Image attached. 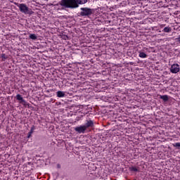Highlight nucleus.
I'll list each match as a JSON object with an SVG mask.
<instances>
[{
	"label": "nucleus",
	"instance_id": "18",
	"mask_svg": "<svg viewBox=\"0 0 180 180\" xmlns=\"http://www.w3.org/2000/svg\"><path fill=\"white\" fill-rule=\"evenodd\" d=\"M176 40H177V41H179V43H180V37L176 38Z\"/></svg>",
	"mask_w": 180,
	"mask_h": 180
},
{
	"label": "nucleus",
	"instance_id": "7",
	"mask_svg": "<svg viewBox=\"0 0 180 180\" xmlns=\"http://www.w3.org/2000/svg\"><path fill=\"white\" fill-rule=\"evenodd\" d=\"M84 126L86 127V130L89 127H94V121L90 120Z\"/></svg>",
	"mask_w": 180,
	"mask_h": 180
},
{
	"label": "nucleus",
	"instance_id": "17",
	"mask_svg": "<svg viewBox=\"0 0 180 180\" xmlns=\"http://www.w3.org/2000/svg\"><path fill=\"white\" fill-rule=\"evenodd\" d=\"M32 134H33V133L30 132H30L28 133V135H27V139H30V137H32Z\"/></svg>",
	"mask_w": 180,
	"mask_h": 180
},
{
	"label": "nucleus",
	"instance_id": "14",
	"mask_svg": "<svg viewBox=\"0 0 180 180\" xmlns=\"http://www.w3.org/2000/svg\"><path fill=\"white\" fill-rule=\"evenodd\" d=\"M130 171H134V172H139V169L136 167H130Z\"/></svg>",
	"mask_w": 180,
	"mask_h": 180
},
{
	"label": "nucleus",
	"instance_id": "9",
	"mask_svg": "<svg viewBox=\"0 0 180 180\" xmlns=\"http://www.w3.org/2000/svg\"><path fill=\"white\" fill-rule=\"evenodd\" d=\"M160 99H162V101H164V102H168V100L169 99V98L167 95H164V96L160 95Z\"/></svg>",
	"mask_w": 180,
	"mask_h": 180
},
{
	"label": "nucleus",
	"instance_id": "12",
	"mask_svg": "<svg viewBox=\"0 0 180 180\" xmlns=\"http://www.w3.org/2000/svg\"><path fill=\"white\" fill-rule=\"evenodd\" d=\"M139 57H141V58H147V54L144 52H139Z\"/></svg>",
	"mask_w": 180,
	"mask_h": 180
},
{
	"label": "nucleus",
	"instance_id": "11",
	"mask_svg": "<svg viewBox=\"0 0 180 180\" xmlns=\"http://www.w3.org/2000/svg\"><path fill=\"white\" fill-rule=\"evenodd\" d=\"M30 39H31L32 40H37V36L36 35V34H30Z\"/></svg>",
	"mask_w": 180,
	"mask_h": 180
},
{
	"label": "nucleus",
	"instance_id": "13",
	"mask_svg": "<svg viewBox=\"0 0 180 180\" xmlns=\"http://www.w3.org/2000/svg\"><path fill=\"white\" fill-rule=\"evenodd\" d=\"M1 56L2 58V61H5V60H8V56H6L5 53H2Z\"/></svg>",
	"mask_w": 180,
	"mask_h": 180
},
{
	"label": "nucleus",
	"instance_id": "3",
	"mask_svg": "<svg viewBox=\"0 0 180 180\" xmlns=\"http://www.w3.org/2000/svg\"><path fill=\"white\" fill-rule=\"evenodd\" d=\"M81 12H80V15L81 16H87L89 18L91 15H93L94 13V9L89 8H81Z\"/></svg>",
	"mask_w": 180,
	"mask_h": 180
},
{
	"label": "nucleus",
	"instance_id": "4",
	"mask_svg": "<svg viewBox=\"0 0 180 180\" xmlns=\"http://www.w3.org/2000/svg\"><path fill=\"white\" fill-rule=\"evenodd\" d=\"M179 65L178 64H173L170 68V72L172 74H177V72H179Z\"/></svg>",
	"mask_w": 180,
	"mask_h": 180
},
{
	"label": "nucleus",
	"instance_id": "19",
	"mask_svg": "<svg viewBox=\"0 0 180 180\" xmlns=\"http://www.w3.org/2000/svg\"><path fill=\"white\" fill-rule=\"evenodd\" d=\"M64 39H68V36L65 35V38H64Z\"/></svg>",
	"mask_w": 180,
	"mask_h": 180
},
{
	"label": "nucleus",
	"instance_id": "6",
	"mask_svg": "<svg viewBox=\"0 0 180 180\" xmlns=\"http://www.w3.org/2000/svg\"><path fill=\"white\" fill-rule=\"evenodd\" d=\"M17 101H20V103H22V105H26V101L23 99V97H22V95L20 94H17L15 96Z\"/></svg>",
	"mask_w": 180,
	"mask_h": 180
},
{
	"label": "nucleus",
	"instance_id": "2",
	"mask_svg": "<svg viewBox=\"0 0 180 180\" xmlns=\"http://www.w3.org/2000/svg\"><path fill=\"white\" fill-rule=\"evenodd\" d=\"M15 5L18 6L20 11L25 15H33V13H34V12L32 11V8L27 7V6L25 4H15Z\"/></svg>",
	"mask_w": 180,
	"mask_h": 180
},
{
	"label": "nucleus",
	"instance_id": "10",
	"mask_svg": "<svg viewBox=\"0 0 180 180\" xmlns=\"http://www.w3.org/2000/svg\"><path fill=\"white\" fill-rule=\"evenodd\" d=\"M172 30V29H171V27H165L163 30V32H165V33H169L171 32Z\"/></svg>",
	"mask_w": 180,
	"mask_h": 180
},
{
	"label": "nucleus",
	"instance_id": "16",
	"mask_svg": "<svg viewBox=\"0 0 180 180\" xmlns=\"http://www.w3.org/2000/svg\"><path fill=\"white\" fill-rule=\"evenodd\" d=\"M31 133H33V131H34V125H32L31 127V129L30 131Z\"/></svg>",
	"mask_w": 180,
	"mask_h": 180
},
{
	"label": "nucleus",
	"instance_id": "20",
	"mask_svg": "<svg viewBox=\"0 0 180 180\" xmlns=\"http://www.w3.org/2000/svg\"><path fill=\"white\" fill-rule=\"evenodd\" d=\"M58 168H61V166L60 165H57Z\"/></svg>",
	"mask_w": 180,
	"mask_h": 180
},
{
	"label": "nucleus",
	"instance_id": "5",
	"mask_svg": "<svg viewBox=\"0 0 180 180\" xmlns=\"http://www.w3.org/2000/svg\"><path fill=\"white\" fill-rule=\"evenodd\" d=\"M75 130L77 133H85V131L86 130V128L85 127L84 125H83V126L75 127Z\"/></svg>",
	"mask_w": 180,
	"mask_h": 180
},
{
	"label": "nucleus",
	"instance_id": "8",
	"mask_svg": "<svg viewBox=\"0 0 180 180\" xmlns=\"http://www.w3.org/2000/svg\"><path fill=\"white\" fill-rule=\"evenodd\" d=\"M56 95L58 98H64V96H65V92L62 91H58L56 92Z\"/></svg>",
	"mask_w": 180,
	"mask_h": 180
},
{
	"label": "nucleus",
	"instance_id": "15",
	"mask_svg": "<svg viewBox=\"0 0 180 180\" xmlns=\"http://www.w3.org/2000/svg\"><path fill=\"white\" fill-rule=\"evenodd\" d=\"M173 146H174V147H176V148H179V147H180V143H173Z\"/></svg>",
	"mask_w": 180,
	"mask_h": 180
},
{
	"label": "nucleus",
	"instance_id": "1",
	"mask_svg": "<svg viewBox=\"0 0 180 180\" xmlns=\"http://www.w3.org/2000/svg\"><path fill=\"white\" fill-rule=\"evenodd\" d=\"M88 0H61L59 5L63 6L62 9H75L79 6L86 4Z\"/></svg>",
	"mask_w": 180,
	"mask_h": 180
}]
</instances>
